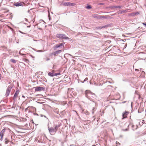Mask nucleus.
Returning a JSON list of instances; mask_svg holds the SVG:
<instances>
[{
  "instance_id": "bb28decb",
  "label": "nucleus",
  "mask_w": 146,
  "mask_h": 146,
  "mask_svg": "<svg viewBox=\"0 0 146 146\" xmlns=\"http://www.w3.org/2000/svg\"><path fill=\"white\" fill-rule=\"evenodd\" d=\"M50 60V59L49 58H46V60L47 61H48Z\"/></svg>"
},
{
  "instance_id": "a211bd4d",
  "label": "nucleus",
  "mask_w": 146,
  "mask_h": 146,
  "mask_svg": "<svg viewBox=\"0 0 146 146\" xmlns=\"http://www.w3.org/2000/svg\"><path fill=\"white\" fill-rule=\"evenodd\" d=\"M119 11L120 12V14H123L127 12L126 10H123L122 11L119 10Z\"/></svg>"
},
{
  "instance_id": "cd10ccee",
  "label": "nucleus",
  "mask_w": 146,
  "mask_h": 146,
  "mask_svg": "<svg viewBox=\"0 0 146 146\" xmlns=\"http://www.w3.org/2000/svg\"><path fill=\"white\" fill-rule=\"evenodd\" d=\"M142 24L144 25H145V26H146V23H142Z\"/></svg>"
},
{
  "instance_id": "6ab92c4d",
  "label": "nucleus",
  "mask_w": 146,
  "mask_h": 146,
  "mask_svg": "<svg viewBox=\"0 0 146 146\" xmlns=\"http://www.w3.org/2000/svg\"><path fill=\"white\" fill-rule=\"evenodd\" d=\"M82 113H85L86 115H88L89 114V112L87 110L85 111H84V110H82Z\"/></svg>"
},
{
  "instance_id": "e433bc0d",
  "label": "nucleus",
  "mask_w": 146,
  "mask_h": 146,
  "mask_svg": "<svg viewBox=\"0 0 146 146\" xmlns=\"http://www.w3.org/2000/svg\"><path fill=\"white\" fill-rule=\"evenodd\" d=\"M125 102H123L122 103H125Z\"/></svg>"
},
{
  "instance_id": "9b49d317",
  "label": "nucleus",
  "mask_w": 146,
  "mask_h": 146,
  "mask_svg": "<svg viewBox=\"0 0 146 146\" xmlns=\"http://www.w3.org/2000/svg\"><path fill=\"white\" fill-rule=\"evenodd\" d=\"M6 129V128H5L4 129H2L0 133V135L2 139L3 136H4V133L5 131V130Z\"/></svg>"
},
{
  "instance_id": "473e14b6",
  "label": "nucleus",
  "mask_w": 146,
  "mask_h": 146,
  "mask_svg": "<svg viewBox=\"0 0 146 146\" xmlns=\"http://www.w3.org/2000/svg\"><path fill=\"white\" fill-rule=\"evenodd\" d=\"M34 114L35 115H38V114L37 113H34Z\"/></svg>"
},
{
  "instance_id": "6e6552de",
  "label": "nucleus",
  "mask_w": 146,
  "mask_h": 146,
  "mask_svg": "<svg viewBox=\"0 0 146 146\" xmlns=\"http://www.w3.org/2000/svg\"><path fill=\"white\" fill-rule=\"evenodd\" d=\"M129 113V112L125 111L124 112H123L122 113V119L127 117V116Z\"/></svg>"
},
{
  "instance_id": "b1692460",
  "label": "nucleus",
  "mask_w": 146,
  "mask_h": 146,
  "mask_svg": "<svg viewBox=\"0 0 146 146\" xmlns=\"http://www.w3.org/2000/svg\"><path fill=\"white\" fill-rule=\"evenodd\" d=\"M25 49L24 48H23L21 50H20V52H19V54H20V55H21L22 56L24 55V54H22L21 52L22 51V50H23V49Z\"/></svg>"
},
{
  "instance_id": "7ed1b4c3",
  "label": "nucleus",
  "mask_w": 146,
  "mask_h": 146,
  "mask_svg": "<svg viewBox=\"0 0 146 146\" xmlns=\"http://www.w3.org/2000/svg\"><path fill=\"white\" fill-rule=\"evenodd\" d=\"M56 36L58 38L61 39H68L69 38L66 36L64 34H57L56 35Z\"/></svg>"
},
{
  "instance_id": "4468645a",
  "label": "nucleus",
  "mask_w": 146,
  "mask_h": 146,
  "mask_svg": "<svg viewBox=\"0 0 146 146\" xmlns=\"http://www.w3.org/2000/svg\"><path fill=\"white\" fill-rule=\"evenodd\" d=\"M124 125H125V126H127V127L125 129H122V130L124 131H128L129 129V124H128V123H125Z\"/></svg>"
},
{
  "instance_id": "1a4fd4ad",
  "label": "nucleus",
  "mask_w": 146,
  "mask_h": 146,
  "mask_svg": "<svg viewBox=\"0 0 146 146\" xmlns=\"http://www.w3.org/2000/svg\"><path fill=\"white\" fill-rule=\"evenodd\" d=\"M48 74L49 76L53 77L55 76L60 75V73H53L50 72H49L48 73Z\"/></svg>"
},
{
  "instance_id": "dca6fc26",
  "label": "nucleus",
  "mask_w": 146,
  "mask_h": 146,
  "mask_svg": "<svg viewBox=\"0 0 146 146\" xmlns=\"http://www.w3.org/2000/svg\"><path fill=\"white\" fill-rule=\"evenodd\" d=\"M107 16L104 15H99L98 19H106L107 18Z\"/></svg>"
},
{
  "instance_id": "f257e3e1",
  "label": "nucleus",
  "mask_w": 146,
  "mask_h": 146,
  "mask_svg": "<svg viewBox=\"0 0 146 146\" xmlns=\"http://www.w3.org/2000/svg\"><path fill=\"white\" fill-rule=\"evenodd\" d=\"M60 126V124H58L56 125L54 127H48V129L50 134L51 135L54 134Z\"/></svg>"
},
{
  "instance_id": "20e7f679",
  "label": "nucleus",
  "mask_w": 146,
  "mask_h": 146,
  "mask_svg": "<svg viewBox=\"0 0 146 146\" xmlns=\"http://www.w3.org/2000/svg\"><path fill=\"white\" fill-rule=\"evenodd\" d=\"M65 43L63 42L55 45L54 47V49L55 50L58 48H64V45Z\"/></svg>"
},
{
  "instance_id": "aec40b11",
  "label": "nucleus",
  "mask_w": 146,
  "mask_h": 146,
  "mask_svg": "<svg viewBox=\"0 0 146 146\" xmlns=\"http://www.w3.org/2000/svg\"><path fill=\"white\" fill-rule=\"evenodd\" d=\"M112 7L114 8H118L119 9H121L122 7V6H114L113 7Z\"/></svg>"
},
{
  "instance_id": "393cba45",
  "label": "nucleus",
  "mask_w": 146,
  "mask_h": 146,
  "mask_svg": "<svg viewBox=\"0 0 146 146\" xmlns=\"http://www.w3.org/2000/svg\"><path fill=\"white\" fill-rule=\"evenodd\" d=\"M37 51L38 52H42L43 51L41 50H38Z\"/></svg>"
},
{
  "instance_id": "412c9836",
  "label": "nucleus",
  "mask_w": 146,
  "mask_h": 146,
  "mask_svg": "<svg viewBox=\"0 0 146 146\" xmlns=\"http://www.w3.org/2000/svg\"><path fill=\"white\" fill-rule=\"evenodd\" d=\"M86 7L88 9H90L91 8V6L89 5H87V6H86Z\"/></svg>"
},
{
  "instance_id": "2f4dec72",
  "label": "nucleus",
  "mask_w": 146,
  "mask_h": 146,
  "mask_svg": "<svg viewBox=\"0 0 146 146\" xmlns=\"http://www.w3.org/2000/svg\"><path fill=\"white\" fill-rule=\"evenodd\" d=\"M22 97L23 98H25V96H23H23H22Z\"/></svg>"
},
{
  "instance_id": "c9c22d12",
  "label": "nucleus",
  "mask_w": 146,
  "mask_h": 146,
  "mask_svg": "<svg viewBox=\"0 0 146 146\" xmlns=\"http://www.w3.org/2000/svg\"><path fill=\"white\" fill-rule=\"evenodd\" d=\"M44 117H45V118H46V116H45V115H43Z\"/></svg>"
},
{
  "instance_id": "9d476101",
  "label": "nucleus",
  "mask_w": 146,
  "mask_h": 146,
  "mask_svg": "<svg viewBox=\"0 0 146 146\" xmlns=\"http://www.w3.org/2000/svg\"><path fill=\"white\" fill-rule=\"evenodd\" d=\"M19 90H17L16 91L13 97V99L15 100H16L19 94Z\"/></svg>"
},
{
  "instance_id": "ddd939ff",
  "label": "nucleus",
  "mask_w": 146,
  "mask_h": 146,
  "mask_svg": "<svg viewBox=\"0 0 146 146\" xmlns=\"http://www.w3.org/2000/svg\"><path fill=\"white\" fill-rule=\"evenodd\" d=\"M62 52V50H57L55 52H52L51 54L52 55H54V56H56L57 54L60 53Z\"/></svg>"
},
{
  "instance_id": "5701e85b",
  "label": "nucleus",
  "mask_w": 146,
  "mask_h": 146,
  "mask_svg": "<svg viewBox=\"0 0 146 146\" xmlns=\"http://www.w3.org/2000/svg\"><path fill=\"white\" fill-rule=\"evenodd\" d=\"M92 16L94 18L98 19L99 15H92Z\"/></svg>"
},
{
  "instance_id": "423d86ee",
  "label": "nucleus",
  "mask_w": 146,
  "mask_h": 146,
  "mask_svg": "<svg viewBox=\"0 0 146 146\" xmlns=\"http://www.w3.org/2000/svg\"><path fill=\"white\" fill-rule=\"evenodd\" d=\"M35 88V91H44L45 89L44 87H36Z\"/></svg>"
},
{
  "instance_id": "c85d7f7f",
  "label": "nucleus",
  "mask_w": 146,
  "mask_h": 146,
  "mask_svg": "<svg viewBox=\"0 0 146 146\" xmlns=\"http://www.w3.org/2000/svg\"><path fill=\"white\" fill-rule=\"evenodd\" d=\"M94 109H95V108H93V110H92V113H94Z\"/></svg>"
},
{
  "instance_id": "f8f14e48",
  "label": "nucleus",
  "mask_w": 146,
  "mask_h": 146,
  "mask_svg": "<svg viewBox=\"0 0 146 146\" xmlns=\"http://www.w3.org/2000/svg\"><path fill=\"white\" fill-rule=\"evenodd\" d=\"M109 25H105V26H98L96 27V29H102L105 28L106 27H107L109 26Z\"/></svg>"
},
{
  "instance_id": "7c9ffc66",
  "label": "nucleus",
  "mask_w": 146,
  "mask_h": 146,
  "mask_svg": "<svg viewBox=\"0 0 146 146\" xmlns=\"http://www.w3.org/2000/svg\"><path fill=\"white\" fill-rule=\"evenodd\" d=\"M25 20L26 21H27V19H26V18H25Z\"/></svg>"
},
{
  "instance_id": "c756f323",
  "label": "nucleus",
  "mask_w": 146,
  "mask_h": 146,
  "mask_svg": "<svg viewBox=\"0 0 146 146\" xmlns=\"http://www.w3.org/2000/svg\"><path fill=\"white\" fill-rule=\"evenodd\" d=\"M88 80V78H86L85 79V80H84V81H86L87 80Z\"/></svg>"
},
{
  "instance_id": "2eb2a0df",
  "label": "nucleus",
  "mask_w": 146,
  "mask_h": 146,
  "mask_svg": "<svg viewBox=\"0 0 146 146\" xmlns=\"http://www.w3.org/2000/svg\"><path fill=\"white\" fill-rule=\"evenodd\" d=\"M23 4L21 3H20L19 2H17L16 3H15L14 4V5L16 6L17 7H18L19 6H23Z\"/></svg>"
},
{
  "instance_id": "ea45409f",
  "label": "nucleus",
  "mask_w": 146,
  "mask_h": 146,
  "mask_svg": "<svg viewBox=\"0 0 146 146\" xmlns=\"http://www.w3.org/2000/svg\"><path fill=\"white\" fill-rule=\"evenodd\" d=\"M31 56L33 58H34L32 56Z\"/></svg>"
},
{
  "instance_id": "72a5a7b5",
  "label": "nucleus",
  "mask_w": 146,
  "mask_h": 146,
  "mask_svg": "<svg viewBox=\"0 0 146 146\" xmlns=\"http://www.w3.org/2000/svg\"><path fill=\"white\" fill-rule=\"evenodd\" d=\"M1 74H0V79H1Z\"/></svg>"
},
{
  "instance_id": "a878e982",
  "label": "nucleus",
  "mask_w": 146,
  "mask_h": 146,
  "mask_svg": "<svg viewBox=\"0 0 146 146\" xmlns=\"http://www.w3.org/2000/svg\"><path fill=\"white\" fill-rule=\"evenodd\" d=\"M104 3H100L98 4V5H104Z\"/></svg>"
},
{
  "instance_id": "4c0bfd02",
  "label": "nucleus",
  "mask_w": 146,
  "mask_h": 146,
  "mask_svg": "<svg viewBox=\"0 0 146 146\" xmlns=\"http://www.w3.org/2000/svg\"><path fill=\"white\" fill-rule=\"evenodd\" d=\"M30 27V26H27V27Z\"/></svg>"
},
{
  "instance_id": "0eeeda50",
  "label": "nucleus",
  "mask_w": 146,
  "mask_h": 146,
  "mask_svg": "<svg viewBox=\"0 0 146 146\" xmlns=\"http://www.w3.org/2000/svg\"><path fill=\"white\" fill-rule=\"evenodd\" d=\"M12 88V87L11 86H8V88H7L6 93L5 94V95L6 96H8L10 92L11 91V89Z\"/></svg>"
},
{
  "instance_id": "a19ab883",
  "label": "nucleus",
  "mask_w": 146,
  "mask_h": 146,
  "mask_svg": "<svg viewBox=\"0 0 146 146\" xmlns=\"http://www.w3.org/2000/svg\"><path fill=\"white\" fill-rule=\"evenodd\" d=\"M41 29V28H39V29Z\"/></svg>"
},
{
  "instance_id": "4be33fe9",
  "label": "nucleus",
  "mask_w": 146,
  "mask_h": 146,
  "mask_svg": "<svg viewBox=\"0 0 146 146\" xmlns=\"http://www.w3.org/2000/svg\"><path fill=\"white\" fill-rule=\"evenodd\" d=\"M10 61L12 62L15 63H16V60H14L13 59H12L10 60Z\"/></svg>"
},
{
  "instance_id": "39448f33",
  "label": "nucleus",
  "mask_w": 146,
  "mask_h": 146,
  "mask_svg": "<svg viewBox=\"0 0 146 146\" xmlns=\"http://www.w3.org/2000/svg\"><path fill=\"white\" fill-rule=\"evenodd\" d=\"M63 5L65 6H74L75 4L74 3H71L69 2H66L64 3H62Z\"/></svg>"
},
{
  "instance_id": "f3484780",
  "label": "nucleus",
  "mask_w": 146,
  "mask_h": 146,
  "mask_svg": "<svg viewBox=\"0 0 146 146\" xmlns=\"http://www.w3.org/2000/svg\"><path fill=\"white\" fill-rule=\"evenodd\" d=\"M53 111L54 112L56 113L57 114H58L59 115H60L59 112V110L58 109H54V110H53Z\"/></svg>"
},
{
  "instance_id": "79ce46f5",
  "label": "nucleus",
  "mask_w": 146,
  "mask_h": 146,
  "mask_svg": "<svg viewBox=\"0 0 146 146\" xmlns=\"http://www.w3.org/2000/svg\"><path fill=\"white\" fill-rule=\"evenodd\" d=\"M32 121H33V123H34V122H33V120H32Z\"/></svg>"
},
{
  "instance_id": "f704fd0d",
  "label": "nucleus",
  "mask_w": 146,
  "mask_h": 146,
  "mask_svg": "<svg viewBox=\"0 0 146 146\" xmlns=\"http://www.w3.org/2000/svg\"><path fill=\"white\" fill-rule=\"evenodd\" d=\"M40 116H41V117H42L43 115L41 114V115H40Z\"/></svg>"
},
{
  "instance_id": "f03ea898",
  "label": "nucleus",
  "mask_w": 146,
  "mask_h": 146,
  "mask_svg": "<svg viewBox=\"0 0 146 146\" xmlns=\"http://www.w3.org/2000/svg\"><path fill=\"white\" fill-rule=\"evenodd\" d=\"M85 95L90 100H91V97H94L93 96H95V94L93 93L90 91L86 90L85 92Z\"/></svg>"
},
{
  "instance_id": "37998d69",
  "label": "nucleus",
  "mask_w": 146,
  "mask_h": 146,
  "mask_svg": "<svg viewBox=\"0 0 146 146\" xmlns=\"http://www.w3.org/2000/svg\"><path fill=\"white\" fill-rule=\"evenodd\" d=\"M3 1V0H1V2H2Z\"/></svg>"
},
{
  "instance_id": "58836bf2",
  "label": "nucleus",
  "mask_w": 146,
  "mask_h": 146,
  "mask_svg": "<svg viewBox=\"0 0 146 146\" xmlns=\"http://www.w3.org/2000/svg\"><path fill=\"white\" fill-rule=\"evenodd\" d=\"M54 70H52V72H54Z\"/></svg>"
}]
</instances>
